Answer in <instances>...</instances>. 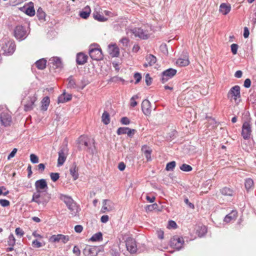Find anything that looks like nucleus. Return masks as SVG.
Listing matches in <instances>:
<instances>
[{"mask_svg": "<svg viewBox=\"0 0 256 256\" xmlns=\"http://www.w3.org/2000/svg\"><path fill=\"white\" fill-rule=\"evenodd\" d=\"M0 45L2 46L3 54L6 55L12 54L16 49V44L13 40L4 38L0 42Z\"/></svg>", "mask_w": 256, "mask_h": 256, "instance_id": "nucleus-1", "label": "nucleus"}, {"mask_svg": "<svg viewBox=\"0 0 256 256\" xmlns=\"http://www.w3.org/2000/svg\"><path fill=\"white\" fill-rule=\"evenodd\" d=\"M50 198V195L48 193L42 194V192H34L32 195V202H35L38 204L44 207Z\"/></svg>", "mask_w": 256, "mask_h": 256, "instance_id": "nucleus-2", "label": "nucleus"}, {"mask_svg": "<svg viewBox=\"0 0 256 256\" xmlns=\"http://www.w3.org/2000/svg\"><path fill=\"white\" fill-rule=\"evenodd\" d=\"M78 142L82 146H84L87 148V150L89 152L92 154L94 153V140L90 138L87 136H81L78 138Z\"/></svg>", "mask_w": 256, "mask_h": 256, "instance_id": "nucleus-3", "label": "nucleus"}, {"mask_svg": "<svg viewBox=\"0 0 256 256\" xmlns=\"http://www.w3.org/2000/svg\"><path fill=\"white\" fill-rule=\"evenodd\" d=\"M126 34H133L136 37H138L142 39H147L148 38V34L147 30H144L141 28H136L133 29L127 28Z\"/></svg>", "mask_w": 256, "mask_h": 256, "instance_id": "nucleus-4", "label": "nucleus"}, {"mask_svg": "<svg viewBox=\"0 0 256 256\" xmlns=\"http://www.w3.org/2000/svg\"><path fill=\"white\" fill-rule=\"evenodd\" d=\"M68 149L66 144L60 146L58 152V166H60L63 165L68 155Z\"/></svg>", "mask_w": 256, "mask_h": 256, "instance_id": "nucleus-5", "label": "nucleus"}, {"mask_svg": "<svg viewBox=\"0 0 256 256\" xmlns=\"http://www.w3.org/2000/svg\"><path fill=\"white\" fill-rule=\"evenodd\" d=\"M14 35L18 40L25 39L28 35L26 28L22 26H16L14 30Z\"/></svg>", "mask_w": 256, "mask_h": 256, "instance_id": "nucleus-6", "label": "nucleus"}, {"mask_svg": "<svg viewBox=\"0 0 256 256\" xmlns=\"http://www.w3.org/2000/svg\"><path fill=\"white\" fill-rule=\"evenodd\" d=\"M252 132V124L250 122H244L242 126V136L244 140L250 138Z\"/></svg>", "mask_w": 256, "mask_h": 256, "instance_id": "nucleus-7", "label": "nucleus"}, {"mask_svg": "<svg viewBox=\"0 0 256 256\" xmlns=\"http://www.w3.org/2000/svg\"><path fill=\"white\" fill-rule=\"evenodd\" d=\"M228 97L231 100H234L236 103H238V99L240 97V87L238 86L232 87L228 94Z\"/></svg>", "mask_w": 256, "mask_h": 256, "instance_id": "nucleus-8", "label": "nucleus"}, {"mask_svg": "<svg viewBox=\"0 0 256 256\" xmlns=\"http://www.w3.org/2000/svg\"><path fill=\"white\" fill-rule=\"evenodd\" d=\"M100 252V247L90 246H86L83 250L84 256H96Z\"/></svg>", "mask_w": 256, "mask_h": 256, "instance_id": "nucleus-9", "label": "nucleus"}, {"mask_svg": "<svg viewBox=\"0 0 256 256\" xmlns=\"http://www.w3.org/2000/svg\"><path fill=\"white\" fill-rule=\"evenodd\" d=\"M36 192H46L48 190V186L46 180L40 179L35 182Z\"/></svg>", "mask_w": 256, "mask_h": 256, "instance_id": "nucleus-10", "label": "nucleus"}, {"mask_svg": "<svg viewBox=\"0 0 256 256\" xmlns=\"http://www.w3.org/2000/svg\"><path fill=\"white\" fill-rule=\"evenodd\" d=\"M89 54L90 58L94 60H100L102 57L101 50L98 48H94L90 46L89 50Z\"/></svg>", "mask_w": 256, "mask_h": 256, "instance_id": "nucleus-11", "label": "nucleus"}, {"mask_svg": "<svg viewBox=\"0 0 256 256\" xmlns=\"http://www.w3.org/2000/svg\"><path fill=\"white\" fill-rule=\"evenodd\" d=\"M0 122L2 125L4 126H10L12 122L11 116L8 112H2L0 114Z\"/></svg>", "mask_w": 256, "mask_h": 256, "instance_id": "nucleus-12", "label": "nucleus"}, {"mask_svg": "<svg viewBox=\"0 0 256 256\" xmlns=\"http://www.w3.org/2000/svg\"><path fill=\"white\" fill-rule=\"evenodd\" d=\"M126 245L127 250L130 253H134L136 252L137 246L134 238H128L126 241Z\"/></svg>", "mask_w": 256, "mask_h": 256, "instance_id": "nucleus-13", "label": "nucleus"}, {"mask_svg": "<svg viewBox=\"0 0 256 256\" xmlns=\"http://www.w3.org/2000/svg\"><path fill=\"white\" fill-rule=\"evenodd\" d=\"M184 243L183 238L178 236L174 237L170 241L171 246L178 250H180L182 248Z\"/></svg>", "mask_w": 256, "mask_h": 256, "instance_id": "nucleus-14", "label": "nucleus"}, {"mask_svg": "<svg viewBox=\"0 0 256 256\" xmlns=\"http://www.w3.org/2000/svg\"><path fill=\"white\" fill-rule=\"evenodd\" d=\"M176 73V70L173 68H168L162 72V80L163 83L166 82L172 78Z\"/></svg>", "mask_w": 256, "mask_h": 256, "instance_id": "nucleus-15", "label": "nucleus"}, {"mask_svg": "<svg viewBox=\"0 0 256 256\" xmlns=\"http://www.w3.org/2000/svg\"><path fill=\"white\" fill-rule=\"evenodd\" d=\"M103 206L101 209L102 213L108 212L112 210L114 208V204L110 200H104L102 202Z\"/></svg>", "mask_w": 256, "mask_h": 256, "instance_id": "nucleus-16", "label": "nucleus"}, {"mask_svg": "<svg viewBox=\"0 0 256 256\" xmlns=\"http://www.w3.org/2000/svg\"><path fill=\"white\" fill-rule=\"evenodd\" d=\"M36 97L35 96H29L26 102L24 104V110L29 111L32 110L34 106V102L36 100Z\"/></svg>", "mask_w": 256, "mask_h": 256, "instance_id": "nucleus-17", "label": "nucleus"}, {"mask_svg": "<svg viewBox=\"0 0 256 256\" xmlns=\"http://www.w3.org/2000/svg\"><path fill=\"white\" fill-rule=\"evenodd\" d=\"M108 52L112 57H118L120 54L119 48L116 44H110L108 46Z\"/></svg>", "mask_w": 256, "mask_h": 256, "instance_id": "nucleus-18", "label": "nucleus"}, {"mask_svg": "<svg viewBox=\"0 0 256 256\" xmlns=\"http://www.w3.org/2000/svg\"><path fill=\"white\" fill-rule=\"evenodd\" d=\"M142 110L145 115H149L151 112L150 102L147 100H144L142 104Z\"/></svg>", "mask_w": 256, "mask_h": 256, "instance_id": "nucleus-19", "label": "nucleus"}, {"mask_svg": "<svg viewBox=\"0 0 256 256\" xmlns=\"http://www.w3.org/2000/svg\"><path fill=\"white\" fill-rule=\"evenodd\" d=\"M87 56L82 52L78 54L76 59L77 64L79 65L84 64L87 62Z\"/></svg>", "mask_w": 256, "mask_h": 256, "instance_id": "nucleus-20", "label": "nucleus"}, {"mask_svg": "<svg viewBox=\"0 0 256 256\" xmlns=\"http://www.w3.org/2000/svg\"><path fill=\"white\" fill-rule=\"evenodd\" d=\"M237 214L236 211L232 210L231 212L225 216L224 222L226 223H228L234 220L237 218Z\"/></svg>", "mask_w": 256, "mask_h": 256, "instance_id": "nucleus-21", "label": "nucleus"}, {"mask_svg": "<svg viewBox=\"0 0 256 256\" xmlns=\"http://www.w3.org/2000/svg\"><path fill=\"white\" fill-rule=\"evenodd\" d=\"M178 66H186L189 64L190 61L187 56H184L183 58H179L176 62Z\"/></svg>", "mask_w": 256, "mask_h": 256, "instance_id": "nucleus-22", "label": "nucleus"}, {"mask_svg": "<svg viewBox=\"0 0 256 256\" xmlns=\"http://www.w3.org/2000/svg\"><path fill=\"white\" fill-rule=\"evenodd\" d=\"M50 66H52L56 68H60L62 66V62L60 58L58 57H54L50 59Z\"/></svg>", "mask_w": 256, "mask_h": 256, "instance_id": "nucleus-23", "label": "nucleus"}, {"mask_svg": "<svg viewBox=\"0 0 256 256\" xmlns=\"http://www.w3.org/2000/svg\"><path fill=\"white\" fill-rule=\"evenodd\" d=\"M146 60L147 61V62L145 63L144 64V67L152 66L154 65L156 62V58L152 54H149L147 56H146Z\"/></svg>", "mask_w": 256, "mask_h": 256, "instance_id": "nucleus-24", "label": "nucleus"}, {"mask_svg": "<svg viewBox=\"0 0 256 256\" xmlns=\"http://www.w3.org/2000/svg\"><path fill=\"white\" fill-rule=\"evenodd\" d=\"M68 208L70 211L71 214L73 216H76L79 212L78 206L74 201L68 206Z\"/></svg>", "mask_w": 256, "mask_h": 256, "instance_id": "nucleus-25", "label": "nucleus"}, {"mask_svg": "<svg viewBox=\"0 0 256 256\" xmlns=\"http://www.w3.org/2000/svg\"><path fill=\"white\" fill-rule=\"evenodd\" d=\"M231 6L230 4L225 3L222 4L220 6V12L223 14H227L230 10Z\"/></svg>", "mask_w": 256, "mask_h": 256, "instance_id": "nucleus-26", "label": "nucleus"}, {"mask_svg": "<svg viewBox=\"0 0 256 256\" xmlns=\"http://www.w3.org/2000/svg\"><path fill=\"white\" fill-rule=\"evenodd\" d=\"M60 198L64 202L67 207L74 202L70 196L65 194H60Z\"/></svg>", "mask_w": 256, "mask_h": 256, "instance_id": "nucleus-27", "label": "nucleus"}, {"mask_svg": "<svg viewBox=\"0 0 256 256\" xmlns=\"http://www.w3.org/2000/svg\"><path fill=\"white\" fill-rule=\"evenodd\" d=\"M90 12L91 10L90 7L87 6L80 12V16L82 18L86 19L90 16Z\"/></svg>", "mask_w": 256, "mask_h": 256, "instance_id": "nucleus-28", "label": "nucleus"}, {"mask_svg": "<svg viewBox=\"0 0 256 256\" xmlns=\"http://www.w3.org/2000/svg\"><path fill=\"white\" fill-rule=\"evenodd\" d=\"M72 99V96L70 94L66 95L64 92L61 94L58 100V103L66 102Z\"/></svg>", "mask_w": 256, "mask_h": 256, "instance_id": "nucleus-29", "label": "nucleus"}, {"mask_svg": "<svg viewBox=\"0 0 256 256\" xmlns=\"http://www.w3.org/2000/svg\"><path fill=\"white\" fill-rule=\"evenodd\" d=\"M94 18L98 22H106L108 20V18L104 17V16L101 14L100 12L94 11L93 13Z\"/></svg>", "mask_w": 256, "mask_h": 256, "instance_id": "nucleus-30", "label": "nucleus"}, {"mask_svg": "<svg viewBox=\"0 0 256 256\" xmlns=\"http://www.w3.org/2000/svg\"><path fill=\"white\" fill-rule=\"evenodd\" d=\"M46 64V60L44 58H42L37 60L35 64L36 66L40 70H44L45 68Z\"/></svg>", "mask_w": 256, "mask_h": 256, "instance_id": "nucleus-31", "label": "nucleus"}, {"mask_svg": "<svg viewBox=\"0 0 256 256\" xmlns=\"http://www.w3.org/2000/svg\"><path fill=\"white\" fill-rule=\"evenodd\" d=\"M70 174L72 176L74 180H76L78 177V168L76 165L73 164L70 169Z\"/></svg>", "mask_w": 256, "mask_h": 256, "instance_id": "nucleus-32", "label": "nucleus"}, {"mask_svg": "<svg viewBox=\"0 0 256 256\" xmlns=\"http://www.w3.org/2000/svg\"><path fill=\"white\" fill-rule=\"evenodd\" d=\"M142 150L144 152L147 160H151L150 154L152 152V150L149 148H148L146 146H144L142 148Z\"/></svg>", "mask_w": 256, "mask_h": 256, "instance_id": "nucleus-33", "label": "nucleus"}, {"mask_svg": "<svg viewBox=\"0 0 256 256\" xmlns=\"http://www.w3.org/2000/svg\"><path fill=\"white\" fill-rule=\"evenodd\" d=\"M221 194L224 196H232L234 192L229 188L225 187L220 190Z\"/></svg>", "mask_w": 256, "mask_h": 256, "instance_id": "nucleus-34", "label": "nucleus"}, {"mask_svg": "<svg viewBox=\"0 0 256 256\" xmlns=\"http://www.w3.org/2000/svg\"><path fill=\"white\" fill-rule=\"evenodd\" d=\"M50 100L48 96H45L43 98L42 101V106L41 109L42 110H46L48 108V106L50 104Z\"/></svg>", "mask_w": 256, "mask_h": 256, "instance_id": "nucleus-35", "label": "nucleus"}, {"mask_svg": "<svg viewBox=\"0 0 256 256\" xmlns=\"http://www.w3.org/2000/svg\"><path fill=\"white\" fill-rule=\"evenodd\" d=\"M30 4H32V6H29L26 8V14L30 16H34L36 14V12L34 7V4L32 2L30 3Z\"/></svg>", "mask_w": 256, "mask_h": 256, "instance_id": "nucleus-36", "label": "nucleus"}, {"mask_svg": "<svg viewBox=\"0 0 256 256\" xmlns=\"http://www.w3.org/2000/svg\"><path fill=\"white\" fill-rule=\"evenodd\" d=\"M102 121L105 124H108L110 122V118L108 112L104 111L102 116Z\"/></svg>", "mask_w": 256, "mask_h": 256, "instance_id": "nucleus-37", "label": "nucleus"}, {"mask_svg": "<svg viewBox=\"0 0 256 256\" xmlns=\"http://www.w3.org/2000/svg\"><path fill=\"white\" fill-rule=\"evenodd\" d=\"M36 16L39 20H44L46 17V14L42 10V8L40 7L36 12Z\"/></svg>", "mask_w": 256, "mask_h": 256, "instance_id": "nucleus-38", "label": "nucleus"}, {"mask_svg": "<svg viewBox=\"0 0 256 256\" xmlns=\"http://www.w3.org/2000/svg\"><path fill=\"white\" fill-rule=\"evenodd\" d=\"M102 239V234L100 232L94 234L90 240L93 242L99 241Z\"/></svg>", "mask_w": 256, "mask_h": 256, "instance_id": "nucleus-39", "label": "nucleus"}, {"mask_svg": "<svg viewBox=\"0 0 256 256\" xmlns=\"http://www.w3.org/2000/svg\"><path fill=\"white\" fill-rule=\"evenodd\" d=\"M207 229L205 226H202L197 230V232L200 237L203 236L206 232Z\"/></svg>", "mask_w": 256, "mask_h": 256, "instance_id": "nucleus-40", "label": "nucleus"}, {"mask_svg": "<svg viewBox=\"0 0 256 256\" xmlns=\"http://www.w3.org/2000/svg\"><path fill=\"white\" fill-rule=\"evenodd\" d=\"M68 87L70 88H74L76 87V82L72 76H70L68 79Z\"/></svg>", "mask_w": 256, "mask_h": 256, "instance_id": "nucleus-41", "label": "nucleus"}, {"mask_svg": "<svg viewBox=\"0 0 256 256\" xmlns=\"http://www.w3.org/2000/svg\"><path fill=\"white\" fill-rule=\"evenodd\" d=\"M62 234L52 235L50 236V240L52 242H60V238Z\"/></svg>", "mask_w": 256, "mask_h": 256, "instance_id": "nucleus-42", "label": "nucleus"}, {"mask_svg": "<svg viewBox=\"0 0 256 256\" xmlns=\"http://www.w3.org/2000/svg\"><path fill=\"white\" fill-rule=\"evenodd\" d=\"M8 244L10 246H14L16 243V240L13 234H10L8 238Z\"/></svg>", "mask_w": 256, "mask_h": 256, "instance_id": "nucleus-43", "label": "nucleus"}, {"mask_svg": "<svg viewBox=\"0 0 256 256\" xmlns=\"http://www.w3.org/2000/svg\"><path fill=\"white\" fill-rule=\"evenodd\" d=\"M254 184V182L251 178H248L245 181V187L247 190L250 189Z\"/></svg>", "mask_w": 256, "mask_h": 256, "instance_id": "nucleus-44", "label": "nucleus"}, {"mask_svg": "<svg viewBox=\"0 0 256 256\" xmlns=\"http://www.w3.org/2000/svg\"><path fill=\"white\" fill-rule=\"evenodd\" d=\"M180 169L184 172H188L191 171L192 168L190 166L184 164L180 166Z\"/></svg>", "mask_w": 256, "mask_h": 256, "instance_id": "nucleus-45", "label": "nucleus"}, {"mask_svg": "<svg viewBox=\"0 0 256 256\" xmlns=\"http://www.w3.org/2000/svg\"><path fill=\"white\" fill-rule=\"evenodd\" d=\"M176 163L174 161H172L167 164L166 170L168 171L172 170L176 166Z\"/></svg>", "mask_w": 256, "mask_h": 256, "instance_id": "nucleus-46", "label": "nucleus"}, {"mask_svg": "<svg viewBox=\"0 0 256 256\" xmlns=\"http://www.w3.org/2000/svg\"><path fill=\"white\" fill-rule=\"evenodd\" d=\"M50 177L52 180L55 182L60 178V174L58 172H52L50 174Z\"/></svg>", "mask_w": 256, "mask_h": 256, "instance_id": "nucleus-47", "label": "nucleus"}, {"mask_svg": "<svg viewBox=\"0 0 256 256\" xmlns=\"http://www.w3.org/2000/svg\"><path fill=\"white\" fill-rule=\"evenodd\" d=\"M128 128H120L117 130V134L118 135L122 134H127Z\"/></svg>", "mask_w": 256, "mask_h": 256, "instance_id": "nucleus-48", "label": "nucleus"}, {"mask_svg": "<svg viewBox=\"0 0 256 256\" xmlns=\"http://www.w3.org/2000/svg\"><path fill=\"white\" fill-rule=\"evenodd\" d=\"M158 204H152L148 205L146 207V211H152L154 210L157 208Z\"/></svg>", "mask_w": 256, "mask_h": 256, "instance_id": "nucleus-49", "label": "nucleus"}, {"mask_svg": "<svg viewBox=\"0 0 256 256\" xmlns=\"http://www.w3.org/2000/svg\"><path fill=\"white\" fill-rule=\"evenodd\" d=\"M30 160L31 162L33 164H37L38 162V158L34 154H31L30 155Z\"/></svg>", "mask_w": 256, "mask_h": 256, "instance_id": "nucleus-50", "label": "nucleus"}, {"mask_svg": "<svg viewBox=\"0 0 256 256\" xmlns=\"http://www.w3.org/2000/svg\"><path fill=\"white\" fill-rule=\"evenodd\" d=\"M32 246L34 248H39L42 246V244L41 242H38V240H34L32 242Z\"/></svg>", "mask_w": 256, "mask_h": 256, "instance_id": "nucleus-51", "label": "nucleus"}, {"mask_svg": "<svg viewBox=\"0 0 256 256\" xmlns=\"http://www.w3.org/2000/svg\"><path fill=\"white\" fill-rule=\"evenodd\" d=\"M120 42L122 44V46L126 47L129 42V40L126 38H123L120 40Z\"/></svg>", "mask_w": 256, "mask_h": 256, "instance_id": "nucleus-52", "label": "nucleus"}, {"mask_svg": "<svg viewBox=\"0 0 256 256\" xmlns=\"http://www.w3.org/2000/svg\"><path fill=\"white\" fill-rule=\"evenodd\" d=\"M230 48L232 53L234 54H236L238 48V45L236 44H233L231 45Z\"/></svg>", "mask_w": 256, "mask_h": 256, "instance_id": "nucleus-53", "label": "nucleus"}, {"mask_svg": "<svg viewBox=\"0 0 256 256\" xmlns=\"http://www.w3.org/2000/svg\"><path fill=\"white\" fill-rule=\"evenodd\" d=\"M9 193V191L6 190V188L4 186L0 187V195H3L4 196H6Z\"/></svg>", "mask_w": 256, "mask_h": 256, "instance_id": "nucleus-54", "label": "nucleus"}, {"mask_svg": "<svg viewBox=\"0 0 256 256\" xmlns=\"http://www.w3.org/2000/svg\"><path fill=\"white\" fill-rule=\"evenodd\" d=\"M0 204L2 206L6 207L8 206L10 204V202L8 200H0Z\"/></svg>", "mask_w": 256, "mask_h": 256, "instance_id": "nucleus-55", "label": "nucleus"}, {"mask_svg": "<svg viewBox=\"0 0 256 256\" xmlns=\"http://www.w3.org/2000/svg\"><path fill=\"white\" fill-rule=\"evenodd\" d=\"M138 96H134L130 98V106L134 107L137 105V102L135 100Z\"/></svg>", "mask_w": 256, "mask_h": 256, "instance_id": "nucleus-56", "label": "nucleus"}, {"mask_svg": "<svg viewBox=\"0 0 256 256\" xmlns=\"http://www.w3.org/2000/svg\"><path fill=\"white\" fill-rule=\"evenodd\" d=\"M69 240H70L69 236L62 234L61 238H60V242H62L64 244H66Z\"/></svg>", "mask_w": 256, "mask_h": 256, "instance_id": "nucleus-57", "label": "nucleus"}, {"mask_svg": "<svg viewBox=\"0 0 256 256\" xmlns=\"http://www.w3.org/2000/svg\"><path fill=\"white\" fill-rule=\"evenodd\" d=\"M15 232L16 235L22 236L24 234V232L22 229L20 228H16Z\"/></svg>", "mask_w": 256, "mask_h": 256, "instance_id": "nucleus-58", "label": "nucleus"}, {"mask_svg": "<svg viewBox=\"0 0 256 256\" xmlns=\"http://www.w3.org/2000/svg\"><path fill=\"white\" fill-rule=\"evenodd\" d=\"M72 252L76 256H80V248L76 246H75L72 250Z\"/></svg>", "mask_w": 256, "mask_h": 256, "instance_id": "nucleus-59", "label": "nucleus"}, {"mask_svg": "<svg viewBox=\"0 0 256 256\" xmlns=\"http://www.w3.org/2000/svg\"><path fill=\"white\" fill-rule=\"evenodd\" d=\"M145 80L148 86H150L152 84V78L149 74H148L146 75Z\"/></svg>", "mask_w": 256, "mask_h": 256, "instance_id": "nucleus-60", "label": "nucleus"}, {"mask_svg": "<svg viewBox=\"0 0 256 256\" xmlns=\"http://www.w3.org/2000/svg\"><path fill=\"white\" fill-rule=\"evenodd\" d=\"M134 79L136 80V84H138V82H139L142 78L141 75L138 72L134 74Z\"/></svg>", "mask_w": 256, "mask_h": 256, "instance_id": "nucleus-61", "label": "nucleus"}, {"mask_svg": "<svg viewBox=\"0 0 256 256\" xmlns=\"http://www.w3.org/2000/svg\"><path fill=\"white\" fill-rule=\"evenodd\" d=\"M251 85V80L250 78H246L244 82V86L246 88H249Z\"/></svg>", "mask_w": 256, "mask_h": 256, "instance_id": "nucleus-62", "label": "nucleus"}, {"mask_svg": "<svg viewBox=\"0 0 256 256\" xmlns=\"http://www.w3.org/2000/svg\"><path fill=\"white\" fill-rule=\"evenodd\" d=\"M120 122L124 124H128L130 122L129 119L127 117H123L121 118Z\"/></svg>", "mask_w": 256, "mask_h": 256, "instance_id": "nucleus-63", "label": "nucleus"}, {"mask_svg": "<svg viewBox=\"0 0 256 256\" xmlns=\"http://www.w3.org/2000/svg\"><path fill=\"white\" fill-rule=\"evenodd\" d=\"M16 152H17V149L16 148H14L13 150L12 151V152L8 156V160H10L11 158L14 157Z\"/></svg>", "mask_w": 256, "mask_h": 256, "instance_id": "nucleus-64", "label": "nucleus"}]
</instances>
